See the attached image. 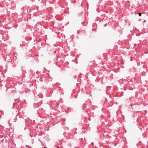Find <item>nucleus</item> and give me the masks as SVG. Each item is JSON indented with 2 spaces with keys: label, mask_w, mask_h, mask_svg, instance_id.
Listing matches in <instances>:
<instances>
[{
  "label": "nucleus",
  "mask_w": 148,
  "mask_h": 148,
  "mask_svg": "<svg viewBox=\"0 0 148 148\" xmlns=\"http://www.w3.org/2000/svg\"><path fill=\"white\" fill-rule=\"evenodd\" d=\"M138 15H139V16H140L141 15V13H138Z\"/></svg>",
  "instance_id": "nucleus-1"
},
{
  "label": "nucleus",
  "mask_w": 148,
  "mask_h": 148,
  "mask_svg": "<svg viewBox=\"0 0 148 148\" xmlns=\"http://www.w3.org/2000/svg\"><path fill=\"white\" fill-rule=\"evenodd\" d=\"M44 148H46L45 147H44Z\"/></svg>",
  "instance_id": "nucleus-2"
}]
</instances>
